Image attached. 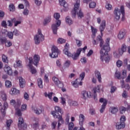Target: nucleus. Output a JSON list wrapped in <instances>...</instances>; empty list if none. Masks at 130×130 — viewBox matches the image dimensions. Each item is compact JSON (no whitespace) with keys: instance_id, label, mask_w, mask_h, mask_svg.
<instances>
[{"instance_id":"obj_1","label":"nucleus","mask_w":130,"mask_h":130,"mask_svg":"<svg viewBox=\"0 0 130 130\" xmlns=\"http://www.w3.org/2000/svg\"><path fill=\"white\" fill-rule=\"evenodd\" d=\"M110 39L107 38L106 40V43L104 45L103 47L100 50V59L102 61H105L106 63H108L110 61V56H108V52L110 51V47H109V42Z\"/></svg>"},{"instance_id":"obj_2","label":"nucleus","mask_w":130,"mask_h":130,"mask_svg":"<svg viewBox=\"0 0 130 130\" xmlns=\"http://www.w3.org/2000/svg\"><path fill=\"white\" fill-rule=\"evenodd\" d=\"M54 109H55V111H52L51 112V113L52 115H53L54 118H58V123L57 128L59 129V127H60V125L64 123V121L62 118V116L59 115V114L57 113V112H59L61 114H63V111L62 110V109H61V108L57 106L54 107Z\"/></svg>"},{"instance_id":"obj_3","label":"nucleus","mask_w":130,"mask_h":130,"mask_svg":"<svg viewBox=\"0 0 130 130\" xmlns=\"http://www.w3.org/2000/svg\"><path fill=\"white\" fill-rule=\"evenodd\" d=\"M63 52L64 53V54L67 55V56H69V57H71L74 60H76V59H78V57H79L80 54H81V52H82V48H79L77 50L76 53L72 54L69 51V44L66 43L64 46V49L63 50Z\"/></svg>"},{"instance_id":"obj_4","label":"nucleus","mask_w":130,"mask_h":130,"mask_svg":"<svg viewBox=\"0 0 130 130\" xmlns=\"http://www.w3.org/2000/svg\"><path fill=\"white\" fill-rule=\"evenodd\" d=\"M54 18L56 19V23L52 25V29L54 34H57V27H59L61 24V21L59 20L60 18V14L58 13H56L54 14Z\"/></svg>"},{"instance_id":"obj_5","label":"nucleus","mask_w":130,"mask_h":130,"mask_svg":"<svg viewBox=\"0 0 130 130\" xmlns=\"http://www.w3.org/2000/svg\"><path fill=\"white\" fill-rule=\"evenodd\" d=\"M76 15H77L78 18L80 19L84 17V14L80 9V3H78L75 4L74 10L72 11V16L73 18H76Z\"/></svg>"},{"instance_id":"obj_6","label":"nucleus","mask_w":130,"mask_h":130,"mask_svg":"<svg viewBox=\"0 0 130 130\" xmlns=\"http://www.w3.org/2000/svg\"><path fill=\"white\" fill-rule=\"evenodd\" d=\"M79 125L81 126L80 128L78 129V127H75L73 128V130H86L85 128H84V122L85 121V119H86V118L85 117V115L83 114H80L79 116Z\"/></svg>"},{"instance_id":"obj_7","label":"nucleus","mask_w":130,"mask_h":130,"mask_svg":"<svg viewBox=\"0 0 130 130\" xmlns=\"http://www.w3.org/2000/svg\"><path fill=\"white\" fill-rule=\"evenodd\" d=\"M51 50L52 53H50L49 54L50 57H52V58L57 57V56H58V53H59V51H58L57 47L53 46Z\"/></svg>"},{"instance_id":"obj_8","label":"nucleus","mask_w":130,"mask_h":130,"mask_svg":"<svg viewBox=\"0 0 130 130\" xmlns=\"http://www.w3.org/2000/svg\"><path fill=\"white\" fill-rule=\"evenodd\" d=\"M32 110L34 111L36 114L38 115H40L41 114L43 111H44V108L42 106H40L39 107H37V106L32 107Z\"/></svg>"},{"instance_id":"obj_9","label":"nucleus","mask_w":130,"mask_h":130,"mask_svg":"<svg viewBox=\"0 0 130 130\" xmlns=\"http://www.w3.org/2000/svg\"><path fill=\"white\" fill-rule=\"evenodd\" d=\"M29 64L28 67L30 68V72L31 73L32 75H35L36 73H37V70L35 68V67H34L33 66H32V63H33V58L29 57Z\"/></svg>"},{"instance_id":"obj_10","label":"nucleus","mask_w":130,"mask_h":130,"mask_svg":"<svg viewBox=\"0 0 130 130\" xmlns=\"http://www.w3.org/2000/svg\"><path fill=\"white\" fill-rule=\"evenodd\" d=\"M8 107H9V106L8 105V103L5 102L1 110L2 115L3 116V118H0L1 120H3L4 119V118L6 116V110L8 109Z\"/></svg>"},{"instance_id":"obj_11","label":"nucleus","mask_w":130,"mask_h":130,"mask_svg":"<svg viewBox=\"0 0 130 130\" xmlns=\"http://www.w3.org/2000/svg\"><path fill=\"white\" fill-rule=\"evenodd\" d=\"M18 127H20L21 129L23 130L27 129V124L24 123V119H23V117H19L18 119Z\"/></svg>"},{"instance_id":"obj_12","label":"nucleus","mask_w":130,"mask_h":130,"mask_svg":"<svg viewBox=\"0 0 130 130\" xmlns=\"http://www.w3.org/2000/svg\"><path fill=\"white\" fill-rule=\"evenodd\" d=\"M81 98H82V99L86 100L87 98H91V97H92V95H91L90 92H88L87 91L83 90L81 92Z\"/></svg>"},{"instance_id":"obj_13","label":"nucleus","mask_w":130,"mask_h":130,"mask_svg":"<svg viewBox=\"0 0 130 130\" xmlns=\"http://www.w3.org/2000/svg\"><path fill=\"white\" fill-rule=\"evenodd\" d=\"M100 102H101V103H103L100 110L101 113H103V112H104V110H105L106 105H107V100H104V98H101L100 99Z\"/></svg>"},{"instance_id":"obj_14","label":"nucleus","mask_w":130,"mask_h":130,"mask_svg":"<svg viewBox=\"0 0 130 130\" xmlns=\"http://www.w3.org/2000/svg\"><path fill=\"white\" fill-rule=\"evenodd\" d=\"M52 80L53 81L55 85L57 86L58 88H62V87H63V84H62V83L59 81V79H58L57 77H53L52 78Z\"/></svg>"},{"instance_id":"obj_15","label":"nucleus","mask_w":130,"mask_h":130,"mask_svg":"<svg viewBox=\"0 0 130 130\" xmlns=\"http://www.w3.org/2000/svg\"><path fill=\"white\" fill-rule=\"evenodd\" d=\"M59 5L63 7V10L64 12L69 11V5L66 2L65 0H59Z\"/></svg>"},{"instance_id":"obj_16","label":"nucleus","mask_w":130,"mask_h":130,"mask_svg":"<svg viewBox=\"0 0 130 130\" xmlns=\"http://www.w3.org/2000/svg\"><path fill=\"white\" fill-rule=\"evenodd\" d=\"M115 19L116 20H119L120 19V15H121V10H119L118 8H115L114 11Z\"/></svg>"},{"instance_id":"obj_17","label":"nucleus","mask_w":130,"mask_h":130,"mask_svg":"<svg viewBox=\"0 0 130 130\" xmlns=\"http://www.w3.org/2000/svg\"><path fill=\"white\" fill-rule=\"evenodd\" d=\"M106 27V21L105 20H102V23L100 26L99 29L101 32L102 36H103V31L105 30V27Z\"/></svg>"},{"instance_id":"obj_18","label":"nucleus","mask_w":130,"mask_h":130,"mask_svg":"<svg viewBox=\"0 0 130 130\" xmlns=\"http://www.w3.org/2000/svg\"><path fill=\"white\" fill-rule=\"evenodd\" d=\"M34 40L35 44H37L38 45V44H40V40L41 41H43L44 40V37H41L39 35H36L34 37Z\"/></svg>"},{"instance_id":"obj_19","label":"nucleus","mask_w":130,"mask_h":130,"mask_svg":"<svg viewBox=\"0 0 130 130\" xmlns=\"http://www.w3.org/2000/svg\"><path fill=\"white\" fill-rule=\"evenodd\" d=\"M101 85H98L97 87H94L93 89V91L94 92V100H97V94L96 93H100L101 91L100 90V87Z\"/></svg>"},{"instance_id":"obj_20","label":"nucleus","mask_w":130,"mask_h":130,"mask_svg":"<svg viewBox=\"0 0 130 130\" xmlns=\"http://www.w3.org/2000/svg\"><path fill=\"white\" fill-rule=\"evenodd\" d=\"M4 71L5 73L8 74L9 76H12V75H13V70H12V68L8 65H5V67H4Z\"/></svg>"},{"instance_id":"obj_21","label":"nucleus","mask_w":130,"mask_h":130,"mask_svg":"<svg viewBox=\"0 0 130 130\" xmlns=\"http://www.w3.org/2000/svg\"><path fill=\"white\" fill-rule=\"evenodd\" d=\"M79 80H80V79H76L75 81H74V82L72 83L75 88H78L79 86H82V85H83V80L81 79V80L79 82Z\"/></svg>"},{"instance_id":"obj_22","label":"nucleus","mask_w":130,"mask_h":130,"mask_svg":"<svg viewBox=\"0 0 130 130\" xmlns=\"http://www.w3.org/2000/svg\"><path fill=\"white\" fill-rule=\"evenodd\" d=\"M126 45L124 44L121 45V48H119L118 51L119 52L120 54H123L124 52L126 51Z\"/></svg>"},{"instance_id":"obj_23","label":"nucleus","mask_w":130,"mask_h":130,"mask_svg":"<svg viewBox=\"0 0 130 130\" xmlns=\"http://www.w3.org/2000/svg\"><path fill=\"white\" fill-rule=\"evenodd\" d=\"M39 60H40V56L38 55L35 54L34 56V61H32V63H34L35 66H37L38 62H39Z\"/></svg>"},{"instance_id":"obj_24","label":"nucleus","mask_w":130,"mask_h":130,"mask_svg":"<svg viewBox=\"0 0 130 130\" xmlns=\"http://www.w3.org/2000/svg\"><path fill=\"white\" fill-rule=\"evenodd\" d=\"M125 31L123 29H121L120 30L118 34V38L120 40H121V39H123V37L125 36Z\"/></svg>"},{"instance_id":"obj_25","label":"nucleus","mask_w":130,"mask_h":130,"mask_svg":"<svg viewBox=\"0 0 130 130\" xmlns=\"http://www.w3.org/2000/svg\"><path fill=\"white\" fill-rule=\"evenodd\" d=\"M125 127V124L119 122H117L116 125V129H121V128H124Z\"/></svg>"},{"instance_id":"obj_26","label":"nucleus","mask_w":130,"mask_h":130,"mask_svg":"<svg viewBox=\"0 0 130 130\" xmlns=\"http://www.w3.org/2000/svg\"><path fill=\"white\" fill-rule=\"evenodd\" d=\"M94 74L96 78H98L99 83H101L102 82V78H101V74L100 72H99V71L98 70H96L94 72Z\"/></svg>"},{"instance_id":"obj_27","label":"nucleus","mask_w":130,"mask_h":130,"mask_svg":"<svg viewBox=\"0 0 130 130\" xmlns=\"http://www.w3.org/2000/svg\"><path fill=\"white\" fill-rule=\"evenodd\" d=\"M19 81L20 88H24V87H25V84L26 83L25 79H24L22 77H19Z\"/></svg>"},{"instance_id":"obj_28","label":"nucleus","mask_w":130,"mask_h":130,"mask_svg":"<svg viewBox=\"0 0 130 130\" xmlns=\"http://www.w3.org/2000/svg\"><path fill=\"white\" fill-rule=\"evenodd\" d=\"M110 112L112 114H116L118 112V108L115 107H111L109 109Z\"/></svg>"},{"instance_id":"obj_29","label":"nucleus","mask_w":130,"mask_h":130,"mask_svg":"<svg viewBox=\"0 0 130 130\" xmlns=\"http://www.w3.org/2000/svg\"><path fill=\"white\" fill-rule=\"evenodd\" d=\"M10 93L11 95H17V94H20V90L13 88L11 89Z\"/></svg>"},{"instance_id":"obj_30","label":"nucleus","mask_w":130,"mask_h":130,"mask_svg":"<svg viewBox=\"0 0 130 130\" xmlns=\"http://www.w3.org/2000/svg\"><path fill=\"white\" fill-rule=\"evenodd\" d=\"M120 10H121V14H122V18H121V21H122V22H124V20H125V18L124 16L125 13H124V6H121L120 7Z\"/></svg>"},{"instance_id":"obj_31","label":"nucleus","mask_w":130,"mask_h":130,"mask_svg":"<svg viewBox=\"0 0 130 130\" xmlns=\"http://www.w3.org/2000/svg\"><path fill=\"white\" fill-rule=\"evenodd\" d=\"M91 32L92 33V38L94 39V37L96 36V34H97L98 30L96 28L93 27L92 26H91Z\"/></svg>"},{"instance_id":"obj_32","label":"nucleus","mask_w":130,"mask_h":130,"mask_svg":"<svg viewBox=\"0 0 130 130\" xmlns=\"http://www.w3.org/2000/svg\"><path fill=\"white\" fill-rule=\"evenodd\" d=\"M51 21V16H49L48 17L44 19V21L43 22L44 26H46L48 24V23H49Z\"/></svg>"},{"instance_id":"obj_33","label":"nucleus","mask_w":130,"mask_h":130,"mask_svg":"<svg viewBox=\"0 0 130 130\" xmlns=\"http://www.w3.org/2000/svg\"><path fill=\"white\" fill-rule=\"evenodd\" d=\"M37 82L38 87H39L40 89H42V88H43V85H42V79H41V78H38L37 80Z\"/></svg>"},{"instance_id":"obj_34","label":"nucleus","mask_w":130,"mask_h":130,"mask_svg":"<svg viewBox=\"0 0 130 130\" xmlns=\"http://www.w3.org/2000/svg\"><path fill=\"white\" fill-rule=\"evenodd\" d=\"M98 40L100 42V47H102L103 46V44H104V41L102 39V37L100 36L98 37Z\"/></svg>"},{"instance_id":"obj_35","label":"nucleus","mask_w":130,"mask_h":130,"mask_svg":"<svg viewBox=\"0 0 130 130\" xmlns=\"http://www.w3.org/2000/svg\"><path fill=\"white\" fill-rule=\"evenodd\" d=\"M121 83L122 84V85H121V87L122 88H125L126 90H129L130 89V86L129 84H125L124 85V81L122 80L121 81Z\"/></svg>"},{"instance_id":"obj_36","label":"nucleus","mask_w":130,"mask_h":130,"mask_svg":"<svg viewBox=\"0 0 130 130\" xmlns=\"http://www.w3.org/2000/svg\"><path fill=\"white\" fill-rule=\"evenodd\" d=\"M69 104L71 106H78V102L72 100L69 101Z\"/></svg>"},{"instance_id":"obj_37","label":"nucleus","mask_w":130,"mask_h":130,"mask_svg":"<svg viewBox=\"0 0 130 130\" xmlns=\"http://www.w3.org/2000/svg\"><path fill=\"white\" fill-rule=\"evenodd\" d=\"M113 55L115 58H119V57H120V56H121L122 54H120L119 53V52L118 51V52L117 51L114 52Z\"/></svg>"},{"instance_id":"obj_38","label":"nucleus","mask_w":130,"mask_h":130,"mask_svg":"<svg viewBox=\"0 0 130 130\" xmlns=\"http://www.w3.org/2000/svg\"><path fill=\"white\" fill-rule=\"evenodd\" d=\"M7 41V40L6 38H3L2 37H0V44L1 45L6 44Z\"/></svg>"},{"instance_id":"obj_39","label":"nucleus","mask_w":130,"mask_h":130,"mask_svg":"<svg viewBox=\"0 0 130 130\" xmlns=\"http://www.w3.org/2000/svg\"><path fill=\"white\" fill-rule=\"evenodd\" d=\"M66 23L67 24H69V25H72V24H73V20H72V19H71V18H70V17L67 16L66 18Z\"/></svg>"},{"instance_id":"obj_40","label":"nucleus","mask_w":130,"mask_h":130,"mask_svg":"<svg viewBox=\"0 0 130 130\" xmlns=\"http://www.w3.org/2000/svg\"><path fill=\"white\" fill-rule=\"evenodd\" d=\"M9 9L10 12H15V5L13 4H10L9 6Z\"/></svg>"},{"instance_id":"obj_41","label":"nucleus","mask_w":130,"mask_h":130,"mask_svg":"<svg viewBox=\"0 0 130 130\" xmlns=\"http://www.w3.org/2000/svg\"><path fill=\"white\" fill-rule=\"evenodd\" d=\"M5 86L6 88H11L12 87V82L9 80L5 81Z\"/></svg>"},{"instance_id":"obj_42","label":"nucleus","mask_w":130,"mask_h":130,"mask_svg":"<svg viewBox=\"0 0 130 130\" xmlns=\"http://www.w3.org/2000/svg\"><path fill=\"white\" fill-rule=\"evenodd\" d=\"M2 60L4 62H5V63H9V60H8V57L4 54L2 55Z\"/></svg>"},{"instance_id":"obj_43","label":"nucleus","mask_w":130,"mask_h":130,"mask_svg":"<svg viewBox=\"0 0 130 130\" xmlns=\"http://www.w3.org/2000/svg\"><path fill=\"white\" fill-rule=\"evenodd\" d=\"M89 7L90 9H94L96 7V3L91 2L89 3Z\"/></svg>"},{"instance_id":"obj_44","label":"nucleus","mask_w":130,"mask_h":130,"mask_svg":"<svg viewBox=\"0 0 130 130\" xmlns=\"http://www.w3.org/2000/svg\"><path fill=\"white\" fill-rule=\"evenodd\" d=\"M52 95H53V92H49L48 94H47L46 92L45 93V97H48L50 100L52 99Z\"/></svg>"},{"instance_id":"obj_45","label":"nucleus","mask_w":130,"mask_h":130,"mask_svg":"<svg viewBox=\"0 0 130 130\" xmlns=\"http://www.w3.org/2000/svg\"><path fill=\"white\" fill-rule=\"evenodd\" d=\"M57 42L59 44H63V43H66V40L59 38L58 39Z\"/></svg>"},{"instance_id":"obj_46","label":"nucleus","mask_w":130,"mask_h":130,"mask_svg":"<svg viewBox=\"0 0 130 130\" xmlns=\"http://www.w3.org/2000/svg\"><path fill=\"white\" fill-rule=\"evenodd\" d=\"M115 78H117L118 80H120L121 79V74L120 72H116L115 74Z\"/></svg>"},{"instance_id":"obj_47","label":"nucleus","mask_w":130,"mask_h":130,"mask_svg":"<svg viewBox=\"0 0 130 130\" xmlns=\"http://www.w3.org/2000/svg\"><path fill=\"white\" fill-rule=\"evenodd\" d=\"M1 98L3 101H7V94H6V93H5L4 92L2 93Z\"/></svg>"},{"instance_id":"obj_48","label":"nucleus","mask_w":130,"mask_h":130,"mask_svg":"<svg viewBox=\"0 0 130 130\" xmlns=\"http://www.w3.org/2000/svg\"><path fill=\"white\" fill-rule=\"evenodd\" d=\"M120 113H124L126 111V109L124 107H121L119 108Z\"/></svg>"},{"instance_id":"obj_49","label":"nucleus","mask_w":130,"mask_h":130,"mask_svg":"<svg viewBox=\"0 0 130 130\" xmlns=\"http://www.w3.org/2000/svg\"><path fill=\"white\" fill-rule=\"evenodd\" d=\"M7 36L10 38V39H13L14 34H13L12 31H9L7 34Z\"/></svg>"},{"instance_id":"obj_50","label":"nucleus","mask_w":130,"mask_h":130,"mask_svg":"<svg viewBox=\"0 0 130 130\" xmlns=\"http://www.w3.org/2000/svg\"><path fill=\"white\" fill-rule=\"evenodd\" d=\"M12 122H13V120H12L11 119L7 120L6 121V124H7V127H10Z\"/></svg>"},{"instance_id":"obj_51","label":"nucleus","mask_w":130,"mask_h":130,"mask_svg":"<svg viewBox=\"0 0 130 130\" xmlns=\"http://www.w3.org/2000/svg\"><path fill=\"white\" fill-rule=\"evenodd\" d=\"M106 9H107V10H108L109 11H110L111 9H112V5H110L109 3H106Z\"/></svg>"},{"instance_id":"obj_52","label":"nucleus","mask_w":130,"mask_h":130,"mask_svg":"<svg viewBox=\"0 0 130 130\" xmlns=\"http://www.w3.org/2000/svg\"><path fill=\"white\" fill-rule=\"evenodd\" d=\"M75 40L78 47H81L82 46V41L77 39H75Z\"/></svg>"},{"instance_id":"obj_53","label":"nucleus","mask_w":130,"mask_h":130,"mask_svg":"<svg viewBox=\"0 0 130 130\" xmlns=\"http://www.w3.org/2000/svg\"><path fill=\"white\" fill-rule=\"evenodd\" d=\"M64 66L66 68H69V67L71 66V61L70 60H67L64 64Z\"/></svg>"},{"instance_id":"obj_54","label":"nucleus","mask_w":130,"mask_h":130,"mask_svg":"<svg viewBox=\"0 0 130 130\" xmlns=\"http://www.w3.org/2000/svg\"><path fill=\"white\" fill-rule=\"evenodd\" d=\"M126 120V118H125V116H122L120 119V122H121L122 123H124V122Z\"/></svg>"},{"instance_id":"obj_55","label":"nucleus","mask_w":130,"mask_h":130,"mask_svg":"<svg viewBox=\"0 0 130 130\" xmlns=\"http://www.w3.org/2000/svg\"><path fill=\"white\" fill-rule=\"evenodd\" d=\"M121 79H125L126 78V71H123L122 72V75L121 77Z\"/></svg>"},{"instance_id":"obj_56","label":"nucleus","mask_w":130,"mask_h":130,"mask_svg":"<svg viewBox=\"0 0 130 130\" xmlns=\"http://www.w3.org/2000/svg\"><path fill=\"white\" fill-rule=\"evenodd\" d=\"M12 44H13L10 41L7 40L5 43V46L10 47V46H12Z\"/></svg>"},{"instance_id":"obj_57","label":"nucleus","mask_w":130,"mask_h":130,"mask_svg":"<svg viewBox=\"0 0 130 130\" xmlns=\"http://www.w3.org/2000/svg\"><path fill=\"white\" fill-rule=\"evenodd\" d=\"M117 67L118 68H120L122 66V61H120V60H118L116 62Z\"/></svg>"},{"instance_id":"obj_58","label":"nucleus","mask_w":130,"mask_h":130,"mask_svg":"<svg viewBox=\"0 0 130 130\" xmlns=\"http://www.w3.org/2000/svg\"><path fill=\"white\" fill-rule=\"evenodd\" d=\"M24 98L25 100H29L30 98L29 97V94L27 92L24 93Z\"/></svg>"},{"instance_id":"obj_59","label":"nucleus","mask_w":130,"mask_h":130,"mask_svg":"<svg viewBox=\"0 0 130 130\" xmlns=\"http://www.w3.org/2000/svg\"><path fill=\"white\" fill-rule=\"evenodd\" d=\"M16 64L18 68H22V61L19 60H17L16 61Z\"/></svg>"},{"instance_id":"obj_60","label":"nucleus","mask_w":130,"mask_h":130,"mask_svg":"<svg viewBox=\"0 0 130 130\" xmlns=\"http://www.w3.org/2000/svg\"><path fill=\"white\" fill-rule=\"evenodd\" d=\"M85 78V72H82L80 75L79 77V80L80 79H81V81H83L84 80V78Z\"/></svg>"},{"instance_id":"obj_61","label":"nucleus","mask_w":130,"mask_h":130,"mask_svg":"<svg viewBox=\"0 0 130 130\" xmlns=\"http://www.w3.org/2000/svg\"><path fill=\"white\" fill-rule=\"evenodd\" d=\"M16 114L18 115V116H21L22 115V112H21V110L16 109Z\"/></svg>"},{"instance_id":"obj_62","label":"nucleus","mask_w":130,"mask_h":130,"mask_svg":"<svg viewBox=\"0 0 130 130\" xmlns=\"http://www.w3.org/2000/svg\"><path fill=\"white\" fill-rule=\"evenodd\" d=\"M13 34V35H15V36H18V35L20 34V32L18 30L14 29Z\"/></svg>"},{"instance_id":"obj_63","label":"nucleus","mask_w":130,"mask_h":130,"mask_svg":"<svg viewBox=\"0 0 130 130\" xmlns=\"http://www.w3.org/2000/svg\"><path fill=\"white\" fill-rule=\"evenodd\" d=\"M23 14L24 15V16H28L29 14V10H28L27 9H24L23 12Z\"/></svg>"},{"instance_id":"obj_64","label":"nucleus","mask_w":130,"mask_h":130,"mask_svg":"<svg viewBox=\"0 0 130 130\" xmlns=\"http://www.w3.org/2000/svg\"><path fill=\"white\" fill-rule=\"evenodd\" d=\"M27 109V105L24 104L21 106V111H25Z\"/></svg>"}]
</instances>
